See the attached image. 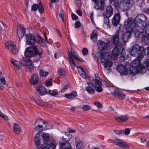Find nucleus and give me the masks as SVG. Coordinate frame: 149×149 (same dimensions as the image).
Instances as JSON below:
<instances>
[{
	"label": "nucleus",
	"instance_id": "obj_1",
	"mask_svg": "<svg viewBox=\"0 0 149 149\" xmlns=\"http://www.w3.org/2000/svg\"><path fill=\"white\" fill-rule=\"evenodd\" d=\"M127 18L131 19V22L134 24L133 27L135 37H139L140 35H143V33H149V24L146 25V17L144 15H137L133 20L131 17Z\"/></svg>",
	"mask_w": 149,
	"mask_h": 149
},
{
	"label": "nucleus",
	"instance_id": "obj_2",
	"mask_svg": "<svg viewBox=\"0 0 149 149\" xmlns=\"http://www.w3.org/2000/svg\"><path fill=\"white\" fill-rule=\"evenodd\" d=\"M131 19L127 18L124 23L126 28L125 32L123 35L122 39L124 42H127L130 38L132 31L134 33V24L131 22Z\"/></svg>",
	"mask_w": 149,
	"mask_h": 149
},
{
	"label": "nucleus",
	"instance_id": "obj_3",
	"mask_svg": "<svg viewBox=\"0 0 149 149\" xmlns=\"http://www.w3.org/2000/svg\"><path fill=\"white\" fill-rule=\"evenodd\" d=\"M130 53L132 56H137L135 60L139 59L140 61L144 57L145 53V49L139 44H136L132 47Z\"/></svg>",
	"mask_w": 149,
	"mask_h": 149
},
{
	"label": "nucleus",
	"instance_id": "obj_4",
	"mask_svg": "<svg viewBox=\"0 0 149 149\" xmlns=\"http://www.w3.org/2000/svg\"><path fill=\"white\" fill-rule=\"evenodd\" d=\"M95 79L92 77H91L90 78H88V79H89L91 82L88 83V85H90V84L93 87L95 90L97 92L100 93L103 90L102 86V85L101 80L99 77V75L97 73L95 74Z\"/></svg>",
	"mask_w": 149,
	"mask_h": 149
},
{
	"label": "nucleus",
	"instance_id": "obj_5",
	"mask_svg": "<svg viewBox=\"0 0 149 149\" xmlns=\"http://www.w3.org/2000/svg\"><path fill=\"white\" fill-rule=\"evenodd\" d=\"M26 43L28 45H34L37 41L41 46H42V43L45 42L42 38L36 34L26 35Z\"/></svg>",
	"mask_w": 149,
	"mask_h": 149
},
{
	"label": "nucleus",
	"instance_id": "obj_6",
	"mask_svg": "<svg viewBox=\"0 0 149 149\" xmlns=\"http://www.w3.org/2000/svg\"><path fill=\"white\" fill-rule=\"evenodd\" d=\"M109 57V55L107 54L99 53H98L97 58L101 62L104 63L103 65L104 67L109 68L111 67L112 64V62L108 59Z\"/></svg>",
	"mask_w": 149,
	"mask_h": 149
},
{
	"label": "nucleus",
	"instance_id": "obj_7",
	"mask_svg": "<svg viewBox=\"0 0 149 149\" xmlns=\"http://www.w3.org/2000/svg\"><path fill=\"white\" fill-rule=\"evenodd\" d=\"M140 60L139 59L135 60L132 63V65L130 70V73L131 76H134L139 72L142 71L140 66Z\"/></svg>",
	"mask_w": 149,
	"mask_h": 149
},
{
	"label": "nucleus",
	"instance_id": "obj_8",
	"mask_svg": "<svg viewBox=\"0 0 149 149\" xmlns=\"http://www.w3.org/2000/svg\"><path fill=\"white\" fill-rule=\"evenodd\" d=\"M134 3L132 0H122L119 6L120 9L123 10H130Z\"/></svg>",
	"mask_w": 149,
	"mask_h": 149
},
{
	"label": "nucleus",
	"instance_id": "obj_9",
	"mask_svg": "<svg viewBox=\"0 0 149 149\" xmlns=\"http://www.w3.org/2000/svg\"><path fill=\"white\" fill-rule=\"evenodd\" d=\"M42 136L44 139V143L45 144V145L44 146L43 148H42L41 149H55L56 146V145L53 143L51 144H47L46 143L48 141L49 137V134L47 133H43L42 134Z\"/></svg>",
	"mask_w": 149,
	"mask_h": 149
},
{
	"label": "nucleus",
	"instance_id": "obj_10",
	"mask_svg": "<svg viewBox=\"0 0 149 149\" xmlns=\"http://www.w3.org/2000/svg\"><path fill=\"white\" fill-rule=\"evenodd\" d=\"M68 54L69 55L68 60L72 68H74L76 66L74 59H76L77 58L78 55L77 52L74 50L72 49H71V52H69Z\"/></svg>",
	"mask_w": 149,
	"mask_h": 149
},
{
	"label": "nucleus",
	"instance_id": "obj_11",
	"mask_svg": "<svg viewBox=\"0 0 149 149\" xmlns=\"http://www.w3.org/2000/svg\"><path fill=\"white\" fill-rule=\"evenodd\" d=\"M6 49L11 52L14 54L18 53V50L15 45H14L13 42L11 41H8L5 43Z\"/></svg>",
	"mask_w": 149,
	"mask_h": 149
},
{
	"label": "nucleus",
	"instance_id": "obj_12",
	"mask_svg": "<svg viewBox=\"0 0 149 149\" xmlns=\"http://www.w3.org/2000/svg\"><path fill=\"white\" fill-rule=\"evenodd\" d=\"M114 143L116 145L123 148L128 149L130 148L127 144L119 139H115Z\"/></svg>",
	"mask_w": 149,
	"mask_h": 149
},
{
	"label": "nucleus",
	"instance_id": "obj_13",
	"mask_svg": "<svg viewBox=\"0 0 149 149\" xmlns=\"http://www.w3.org/2000/svg\"><path fill=\"white\" fill-rule=\"evenodd\" d=\"M21 63L29 69H32L34 67L33 62L29 59H23L21 61Z\"/></svg>",
	"mask_w": 149,
	"mask_h": 149
},
{
	"label": "nucleus",
	"instance_id": "obj_14",
	"mask_svg": "<svg viewBox=\"0 0 149 149\" xmlns=\"http://www.w3.org/2000/svg\"><path fill=\"white\" fill-rule=\"evenodd\" d=\"M34 56H38L39 59L40 58L41 55L43 52L41 48L37 46H32Z\"/></svg>",
	"mask_w": 149,
	"mask_h": 149
},
{
	"label": "nucleus",
	"instance_id": "obj_15",
	"mask_svg": "<svg viewBox=\"0 0 149 149\" xmlns=\"http://www.w3.org/2000/svg\"><path fill=\"white\" fill-rule=\"evenodd\" d=\"M127 65L124 66L120 65L118 68V70L121 75H126L128 73V69L127 68Z\"/></svg>",
	"mask_w": 149,
	"mask_h": 149
},
{
	"label": "nucleus",
	"instance_id": "obj_16",
	"mask_svg": "<svg viewBox=\"0 0 149 149\" xmlns=\"http://www.w3.org/2000/svg\"><path fill=\"white\" fill-rule=\"evenodd\" d=\"M121 48V46L119 45L115 46L112 51V57H113L114 58H117L119 55L120 50Z\"/></svg>",
	"mask_w": 149,
	"mask_h": 149
},
{
	"label": "nucleus",
	"instance_id": "obj_17",
	"mask_svg": "<svg viewBox=\"0 0 149 149\" xmlns=\"http://www.w3.org/2000/svg\"><path fill=\"white\" fill-rule=\"evenodd\" d=\"M113 13V8L110 6H107L106 8L103 13V16L107 17H111Z\"/></svg>",
	"mask_w": 149,
	"mask_h": 149
},
{
	"label": "nucleus",
	"instance_id": "obj_18",
	"mask_svg": "<svg viewBox=\"0 0 149 149\" xmlns=\"http://www.w3.org/2000/svg\"><path fill=\"white\" fill-rule=\"evenodd\" d=\"M17 33L19 40L22 38L25 33L24 29L21 25H19L17 27Z\"/></svg>",
	"mask_w": 149,
	"mask_h": 149
},
{
	"label": "nucleus",
	"instance_id": "obj_19",
	"mask_svg": "<svg viewBox=\"0 0 149 149\" xmlns=\"http://www.w3.org/2000/svg\"><path fill=\"white\" fill-rule=\"evenodd\" d=\"M142 41L145 44L149 46V33L145 34L143 33V35H142ZM148 52V55L149 54V46L147 47Z\"/></svg>",
	"mask_w": 149,
	"mask_h": 149
},
{
	"label": "nucleus",
	"instance_id": "obj_20",
	"mask_svg": "<svg viewBox=\"0 0 149 149\" xmlns=\"http://www.w3.org/2000/svg\"><path fill=\"white\" fill-rule=\"evenodd\" d=\"M120 16L118 13L115 14L113 18L112 23L114 26H116L119 24L120 20Z\"/></svg>",
	"mask_w": 149,
	"mask_h": 149
},
{
	"label": "nucleus",
	"instance_id": "obj_21",
	"mask_svg": "<svg viewBox=\"0 0 149 149\" xmlns=\"http://www.w3.org/2000/svg\"><path fill=\"white\" fill-rule=\"evenodd\" d=\"M24 55L28 57L34 56L32 46L29 47L25 49V52H24Z\"/></svg>",
	"mask_w": 149,
	"mask_h": 149
},
{
	"label": "nucleus",
	"instance_id": "obj_22",
	"mask_svg": "<svg viewBox=\"0 0 149 149\" xmlns=\"http://www.w3.org/2000/svg\"><path fill=\"white\" fill-rule=\"evenodd\" d=\"M97 46L98 49L100 50H106L108 48L107 44L102 41H99L97 43Z\"/></svg>",
	"mask_w": 149,
	"mask_h": 149
},
{
	"label": "nucleus",
	"instance_id": "obj_23",
	"mask_svg": "<svg viewBox=\"0 0 149 149\" xmlns=\"http://www.w3.org/2000/svg\"><path fill=\"white\" fill-rule=\"evenodd\" d=\"M38 77L37 74H34L32 76L29 81L30 83L33 85L36 84L38 81Z\"/></svg>",
	"mask_w": 149,
	"mask_h": 149
},
{
	"label": "nucleus",
	"instance_id": "obj_24",
	"mask_svg": "<svg viewBox=\"0 0 149 149\" xmlns=\"http://www.w3.org/2000/svg\"><path fill=\"white\" fill-rule=\"evenodd\" d=\"M129 116L128 115H125L121 116L116 117L115 118V119L118 122L122 123L127 120Z\"/></svg>",
	"mask_w": 149,
	"mask_h": 149
},
{
	"label": "nucleus",
	"instance_id": "obj_25",
	"mask_svg": "<svg viewBox=\"0 0 149 149\" xmlns=\"http://www.w3.org/2000/svg\"><path fill=\"white\" fill-rule=\"evenodd\" d=\"M36 90L41 95H42L47 93L46 89L44 86H36Z\"/></svg>",
	"mask_w": 149,
	"mask_h": 149
},
{
	"label": "nucleus",
	"instance_id": "obj_26",
	"mask_svg": "<svg viewBox=\"0 0 149 149\" xmlns=\"http://www.w3.org/2000/svg\"><path fill=\"white\" fill-rule=\"evenodd\" d=\"M118 35V32L117 31L111 38L113 43L114 45H117L119 43Z\"/></svg>",
	"mask_w": 149,
	"mask_h": 149
},
{
	"label": "nucleus",
	"instance_id": "obj_27",
	"mask_svg": "<svg viewBox=\"0 0 149 149\" xmlns=\"http://www.w3.org/2000/svg\"><path fill=\"white\" fill-rule=\"evenodd\" d=\"M78 71L80 75L84 79H86L87 80H89V79H88V78H90V77H87L86 75L84 72V70L83 68L79 66H77Z\"/></svg>",
	"mask_w": 149,
	"mask_h": 149
},
{
	"label": "nucleus",
	"instance_id": "obj_28",
	"mask_svg": "<svg viewBox=\"0 0 149 149\" xmlns=\"http://www.w3.org/2000/svg\"><path fill=\"white\" fill-rule=\"evenodd\" d=\"M71 147L70 144L68 142L61 143L59 146L60 149H70Z\"/></svg>",
	"mask_w": 149,
	"mask_h": 149
},
{
	"label": "nucleus",
	"instance_id": "obj_29",
	"mask_svg": "<svg viewBox=\"0 0 149 149\" xmlns=\"http://www.w3.org/2000/svg\"><path fill=\"white\" fill-rule=\"evenodd\" d=\"M115 96L120 97V98H123L125 97V95L118 90H116L113 93Z\"/></svg>",
	"mask_w": 149,
	"mask_h": 149
},
{
	"label": "nucleus",
	"instance_id": "obj_30",
	"mask_svg": "<svg viewBox=\"0 0 149 149\" xmlns=\"http://www.w3.org/2000/svg\"><path fill=\"white\" fill-rule=\"evenodd\" d=\"M77 93L76 92L73 91L71 93L68 94H65L64 97L69 99H71L74 98L77 96Z\"/></svg>",
	"mask_w": 149,
	"mask_h": 149
},
{
	"label": "nucleus",
	"instance_id": "obj_31",
	"mask_svg": "<svg viewBox=\"0 0 149 149\" xmlns=\"http://www.w3.org/2000/svg\"><path fill=\"white\" fill-rule=\"evenodd\" d=\"M40 135L39 132H38L34 136V141L35 145L37 146H39L40 145V139H39Z\"/></svg>",
	"mask_w": 149,
	"mask_h": 149
},
{
	"label": "nucleus",
	"instance_id": "obj_32",
	"mask_svg": "<svg viewBox=\"0 0 149 149\" xmlns=\"http://www.w3.org/2000/svg\"><path fill=\"white\" fill-rule=\"evenodd\" d=\"M140 62L141 61H140ZM140 65H141L140 67L142 69V71L143 70V69H147L149 66V60L147 59L145 61L143 62L141 65L140 63Z\"/></svg>",
	"mask_w": 149,
	"mask_h": 149
},
{
	"label": "nucleus",
	"instance_id": "obj_33",
	"mask_svg": "<svg viewBox=\"0 0 149 149\" xmlns=\"http://www.w3.org/2000/svg\"><path fill=\"white\" fill-rule=\"evenodd\" d=\"M14 131V132L16 134L19 133L21 130V128L18 124L14 123L13 125Z\"/></svg>",
	"mask_w": 149,
	"mask_h": 149
},
{
	"label": "nucleus",
	"instance_id": "obj_34",
	"mask_svg": "<svg viewBox=\"0 0 149 149\" xmlns=\"http://www.w3.org/2000/svg\"><path fill=\"white\" fill-rule=\"evenodd\" d=\"M11 62L15 66V69L18 70L20 67V64L19 62L12 58L11 60Z\"/></svg>",
	"mask_w": 149,
	"mask_h": 149
},
{
	"label": "nucleus",
	"instance_id": "obj_35",
	"mask_svg": "<svg viewBox=\"0 0 149 149\" xmlns=\"http://www.w3.org/2000/svg\"><path fill=\"white\" fill-rule=\"evenodd\" d=\"M76 142V147L77 149H80L81 148L82 143L80 141L79 138V137H76L75 139Z\"/></svg>",
	"mask_w": 149,
	"mask_h": 149
},
{
	"label": "nucleus",
	"instance_id": "obj_36",
	"mask_svg": "<svg viewBox=\"0 0 149 149\" xmlns=\"http://www.w3.org/2000/svg\"><path fill=\"white\" fill-rule=\"evenodd\" d=\"M97 33L96 31L94 29L92 32L90 36V38L93 41H95L97 40Z\"/></svg>",
	"mask_w": 149,
	"mask_h": 149
},
{
	"label": "nucleus",
	"instance_id": "obj_37",
	"mask_svg": "<svg viewBox=\"0 0 149 149\" xmlns=\"http://www.w3.org/2000/svg\"><path fill=\"white\" fill-rule=\"evenodd\" d=\"M91 84H90V85L87 86L86 88V91L89 94H93L95 93L94 89L91 87L90 86Z\"/></svg>",
	"mask_w": 149,
	"mask_h": 149
},
{
	"label": "nucleus",
	"instance_id": "obj_38",
	"mask_svg": "<svg viewBox=\"0 0 149 149\" xmlns=\"http://www.w3.org/2000/svg\"><path fill=\"white\" fill-rule=\"evenodd\" d=\"M6 83V81L4 78L2 77L0 78V89L3 88Z\"/></svg>",
	"mask_w": 149,
	"mask_h": 149
},
{
	"label": "nucleus",
	"instance_id": "obj_39",
	"mask_svg": "<svg viewBox=\"0 0 149 149\" xmlns=\"http://www.w3.org/2000/svg\"><path fill=\"white\" fill-rule=\"evenodd\" d=\"M48 72L45 71L43 69H41L40 72V75L42 77H45L48 75Z\"/></svg>",
	"mask_w": 149,
	"mask_h": 149
},
{
	"label": "nucleus",
	"instance_id": "obj_40",
	"mask_svg": "<svg viewBox=\"0 0 149 149\" xmlns=\"http://www.w3.org/2000/svg\"><path fill=\"white\" fill-rule=\"evenodd\" d=\"M95 4V5H94L93 8L97 10H100V11H102L104 9V8L103 7L101 6H100V7H99L98 5V3Z\"/></svg>",
	"mask_w": 149,
	"mask_h": 149
},
{
	"label": "nucleus",
	"instance_id": "obj_41",
	"mask_svg": "<svg viewBox=\"0 0 149 149\" xmlns=\"http://www.w3.org/2000/svg\"><path fill=\"white\" fill-rule=\"evenodd\" d=\"M109 1L111 3L113 2L114 6L116 7L119 6V3L120 2V0H109Z\"/></svg>",
	"mask_w": 149,
	"mask_h": 149
},
{
	"label": "nucleus",
	"instance_id": "obj_42",
	"mask_svg": "<svg viewBox=\"0 0 149 149\" xmlns=\"http://www.w3.org/2000/svg\"><path fill=\"white\" fill-rule=\"evenodd\" d=\"M58 74L59 75L64 77L65 76V71L64 70L61 68H58Z\"/></svg>",
	"mask_w": 149,
	"mask_h": 149
},
{
	"label": "nucleus",
	"instance_id": "obj_43",
	"mask_svg": "<svg viewBox=\"0 0 149 149\" xmlns=\"http://www.w3.org/2000/svg\"><path fill=\"white\" fill-rule=\"evenodd\" d=\"M45 85L47 86H50L52 85V81L51 79H48L45 81Z\"/></svg>",
	"mask_w": 149,
	"mask_h": 149
},
{
	"label": "nucleus",
	"instance_id": "obj_44",
	"mask_svg": "<svg viewBox=\"0 0 149 149\" xmlns=\"http://www.w3.org/2000/svg\"><path fill=\"white\" fill-rule=\"evenodd\" d=\"M104 16V24L108 26L109 22V18L110 17H107L106 16Z\"/></svg>",
	"mask_w": 149,
	"mask_h": 149
},
{
	"label": "nucleus",
	"instance_id": "obj_45",
	"mask_svg": "<svg viewBox=\"0 0 149 149\" xmlns=\"http://www.w3.org/2000/svg\"><path fill=\"white\" fill-rule=\"evenodd\" d=\"M47 93L49 95L53 96H55L58 94L57 93L54 91H53L51 90L48 91Z\"/></svg>",
	"mask_w": 149,
	"mask_h": 149
},
{
	"label": "nucleus",
	"instance_id": "obj_46",
	"mask_svg": "<svg viewBox=\"0 0 149 149\" xmlns=\"http://www.w3.org/2000/svg\"><path fill=\"white\" fill-rule=\"evenodd\" d=\"M82 53L84 56L87 55L88 53V49L86 48H83L82 50Z\"/></svg>",
	"mask_w": 149,
	"mask_h": 149
},
{
	"label": "nucleus",
	"instance_id": "obj_47",
	"mask_svg": "<svg viewBox=\"0 0 149 149\" xmlns=\"http://www.w3.org/2000/svg\"><path fill=\"white\" fill-rule=\"evenodd\" d=\"M91 108V107L88 105H83L82 107V109L84 111H87L90 109Z\"/></svg>",
	"mask_w": 149,
	"mask_h": 149
},
{
	"label": "nucleus",
	"instance_id": "obj_48",
	"mask_svg": "<svg viewBox=\"0 0 149 149\" xmlns=\"http://www.w3.org/2000/svg\"><path fill=\"white\" fill-rule=\"evenodd\" d=\"M1 26L6 27V24L2 21L0 22V31L1 32L3 31V30L2 28L1 27Z\"/></svg>",
	"mask_w": 149,
	"mask_h": 149
},
{
	"label": "nucleus",
	"instance_id": "obj_49",
	"mask_svg": "<svg viewBox=\"0 0 149 149\" xmlns=\"http://www.w3.org/2000/svg\"><path fill=\"white\" fill-rule=\"evenodd\" d=\"M59 0H50V2L49 3V7L50 8H52V3L58 1Z\"/></svg>",
	"mask_w": 149,
	"mask_h": 149
},
{
	"label": "nucleus",
	"instance_id": "obj_50",
	"mask_svg": "<svg viewBox=\"0 0 149 149\" xmlns=\"http://www.w3.org/2000/svg\"><path fill=\"white\" fill-rule=\"evenodd\" d=\"M74 25L75 28H78L80 27L81 24L79 21H77L75 23Z\"/></svg>",
	"mask_w": 149,
	"mask_h": 149
},
{
	"label": "nucleus",
	"instance_id": "obj_51",
	"mask_svg": "<svg viewBox=\"0 0 149 149\" xmlns=\"http://www.w3.org/2000/svg\"><path fill=\"white\" fill-rule=\"evenodd\" d=\"M38 5L37 4H35L32 5V10L33 11H36L38 9Z\"/></svg>",
	"mask_w": 149,
	"mask_h": 149
},
{
	"label": "nucleus",
	"instance_id": "obj_52",
	"mask_svg": "<svg viewBox=\"0 0 149 149\" xmlns=\"http://www.w3.org/2000/svg\"><path fill=\"white\" fill-rule=\"evenodd\" d=\"M59 17L60 19V20L62 22H64V14L62 13H59Z\"/></svg>",
	"mask_w": 149,
	"mask_h": 149
},
{
	"label": "nucleus",
	"instance_id": "obj_53",
	"mask_svg": "<svg viewBox=\"0 0 149 149\" xmlns=\"http://www.w3.org/2000/svg\"><path fill=\"white\" fill-rule=\"evenodd\" d=\"M95 105L98 108H101L102 107V104L99 102H94Z\"/></svg>",
	"mask_w": 149,
	"mask_h": 149
},
{
	"label": "nucleus",
	"instance_id": "obj_54",
	"mask_svg": "<svg viewBox=\"0 0 149 149\" xmlns=\"http://www.w3.org/2000/svg\"><path fill=\"white\" fill-rule=\"evenodd\" d=\"M69 85L68 84H67L65 86L61 89V92L65 91L68 88H69Z\"/></svg>",
	"mask_w": 149,
	"mask_h": 149
},
{
	"label": "nucleus",
	"instance_id": "obj_55",
	"mask_svg": "<svg viewBox=\"0 0 149 149\" xmlns=\"http://www.w3.org/2000/svg\"><path fill=\"white\" fill-rule=\"evenodd\" d=\"M130 132V130L129 128H126L124 131V133L125 134L127 135H128Z\"/></svg>",
	"mask_w": 149,
	"mask_h": 149
},
{
	"label": "nucleus",
	"instance_id": "obj_56",
	"mask_svg": "<svg viewBox=\"0 0 149 149\" xmlns=\"http://www.w3.org/2000/svg\"><path fill=\"white\" fill-rule=\"evenodd\" d=\"M43 128V126L42 125H38L37 126H36L34 128V129L36 131H37L39 129L41 128Z\"/></svg>",
	"mask_w": 149,
	"mask_h": 149
},
{
	"label": "nucleus",
	"instance_id": "obj_57",
	"mask_svg": "<svg viewBox=\"0 0 149 149\" xmlns=\"http://www.w3.org/2000/svg\"><path fill=\"white\" fill-rule=\"evenodd\" d=\"M93 11H91L90 13V18L91 21L92 22H94L93 21Z\"/></svg>",
	"mask_w": 149,
	"mask_h": 149
},
{
	"label": "nucleus",
	"instance_id": "obj_58",
	"mask_svg": "<svg viewBox=\"0 0 149 149\" xmlns=\"http://www.w3.org/2000/svg\"><path fill=\"white\" fill-rule=\"evenodd\" d=\"M100 2L101 6L104 8L105 6V0H100Z\"/></svg>",
	"mask_w": 149,
	"mask_h": 149
},
{
	"label": "nucleus",
	"instance_id": "obj_59",
	"mask_svg": "<svg viewBox=\"0 0 149 149\" xmlns=\"http://www.w3.org/2000/svg\"><path fill=\"white\" fill-rule=\"evenodd\" d=\"M72 19L74 20H76L78 18V17L76 15L73 13L72 14Z\"/></svg>",
	"mask_w": 149,
	"mask_h": 149
},
{
	"label": "nucleus",
	"instance_id": "obj_60",
	"mask_svg": "<svg viewBox=\"0 0 149 149\" xmlns=\"http://www.w3.org/2000/svg\"><path fill=\"white\" fill-rule=\"evenodd\" d=\"M43 123L44 125H45V130H47V129H49V128H48V127L47 126V125H48V123H47V122H46L45 121H43Z\"/></svg>",
	"mask_w": 149,
	"mask_h": 149
},
{
	"label": "nucleus",
	"instance_id": "obj_61",
	"mask_svg": "<svg viewBox=\"0 0 149 149\" xmlns=\"http://www.w3.org/2000/svg\"><path fill=\"white\" fill-rule=\"evenodd\" d=\"M76 12L77 14L79 16H81L82 15V13L81 10L79 9L76 10Z\"/></svg>",
	"mask_w": 149,
	"mask_h": 149
},
{
	"label": "nucleus",
	"instance_id": "obj_62",
	"mask_svg": "<svg viewBox=\"0 0 149 149\" xmlns=\"http://www.w3.org/2000/svg\"><path fill=\"white\" fill-rule=\"evenodd\" d=\"M67 130L69 132L73 133L75 131V130L70 128H68Z\"/></svg>",
	"mask_w": 149,
	"mask_h": 149
},
{
	"label": "nucleus",
	"instance_id": "obj_63",
	"mask_svg": "<svg viewBox=\"0 0 149 149\" xmlns=\"http://www.w3.org/2000/svg\"><path fill=\"white\" fill-rule=\"evenodd\" d=\"M140 139H141V142L142 143H143L146 141L147 139L146 138H145L144 137H141L140 138Z\"/></svg>",
	"mask_w": 149,
	"mask_h": 149
},
{
	"label": "nucleus",
	"instance_id": "obj_64",
	"mask_svg": "<svg viewBox=\"0 0 149 149\" xmlns=\"http://www.w3.org/2000/svg\"><path fill=\"white\" fill-rule=\"evenodd\" d=\"M1 117L6 120H7L8 119V117L6 115H4L3 113V114H2Z\"/></svg>",
	"mask_w": 149,
	"mask_h": 149
}]
</instances>
